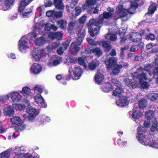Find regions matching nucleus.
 I'll list each match as a JSON object with an SVG mask.
<instances>
[{
	"label": "nucleus",
	"instance_id": "nucleus-2",
	"mask_svg": "<svg viewBox=\"0 0 158 158\" xmlns=\"http://www.w3.org/2000/svg\"><path fill=\"white\" fill-rule=\"evenodd\" d=\"M85 35V28L82 27L79 29L77 34V37L71 45L70 50L72 54L76 55L78 51L80 50V48L79 46L81 45Z\"/></svg>",
	"mask_w": 158,
	"mask_h": 158
},
{
	"label": "nucleus",
	"instance_id": "nucleus-52",
	"mask_svg": "<svg viewBox=\"0 0 158 158\" xmlns=\"http://www.w3.org/2000/svg\"><path fill=\"white\" fill-rule=\"evenodd\" d=\"M112 82L117 87L121 86L120 82L116 79L113 78L112 79Z\"/></svg>",
	"mask_w": 158,
	"mask_h": 158
},
{
	"label": "nucleus",
	"instance_id": "nucleus-23",
	"mask_svg": "<svg viewBox=\"0 0 158 158\" xmlns=\"http://www.w3.org/2000/svg\"><path fill=\"white\" fill-rule=\"evenodd\" d=\"M27 112L30 115H36L38 114L36 109L31 106L27 107L26 109Z\"/></svg>",
	"mask_w": 158,
	"mask_h": 158
},
{
	"label": "nucleus",
	"instance_id": "nucleus-20",
	"mask_svg": "<svg viewBox=\"0 0 158 158\" xmlns=\"http://www.w3.org/2000/svg\"><path fill=\"white\" fill-rule=\"evenodd\" d=\"M155 116V113L152 110H148L145 112V116L147 120H150L152 119Z\"/></svg>",
	"mask_w": 158,
	"mask_h": 158
},
{
	"label": "nucleus",
	"instance_id": "nucleus-12",
	"mask_svg": "<svg viewBox=\"0 0 158 158\" xmlns=\"http://www.w3.org/2000/svg\"><path fill=\"white\" fill-rule=\"evenodd\" d=\"M126 85L130 88L135 89L137 86V84L133 79H130L126 78L124 80Z\"/></svg>",
	"mask_w": 158,
	"mask_h": 158
},
{
	"label": "nucleus",
	"instance_id": "nucleus-29",
	"mask_svg": "<svg viewBox=\"0 0 158 158\" xmlns=\"http://www.w3.org/2000/svg\"><path fill=\"white\" fill-rule=\"evenodd\" d=\"M142 115V114L139 111L135 110L133 111L131 115V118L134 120L139 119L141 117Z\"/></svg>",
	"mask_w": 158,
	"mask_h": 158
},
{
	"label": "nucleus",
	"instance_id": "nucleus-8",
	"mask_svg": "<svg viewBox=\"0 0 158 158\" xmlns=\"http://www.w3.org/2000/svg\"><path fill=\"white\" fill-rule=\"evenodd\" d=\"M35 102L37 104H41L42 107L45 108L47 107V104L44 102L43 97L40 94H37L34 97Z\"/></svg>",
	"mask_w": 158,
	"mask_h": 158
},
{
	"label": "nucleus",
	"instance_id": "nucleus-50",
	"mask_svg": "<svg viewBox=\"0 0 158 158\" xmlns=\"http://www.w3.org/2000/svg\"><path fill=\"white\" fill-rule=\"evenodd\" d=\"M151 68L152 66L150 64H147L144 67V70L145 71H148V74L150 75H151V73L150 72V71Z\"/></svg>",
	"mask_w": 158,
	"mask_h": 158
},
{
	"label": "nucleus",
	"instance_id": "nucleus-43",
	"mask_svg": "<svg viewBox=\"0 0 158 158\" xmlns=\"http://www.w3.org/2000/svg\"><path fill=\"white\" fill-rule=\"evenodd\" d=\"M13 107L15 109L18 110H22L25 108L24 106L20 104H15L13 105Z\"/></svg>",
	"mask_w": 158,
	"mask_h": 158
},
{
	"label": "nucleus",
	"instance_id": "nucleus-17",
	"mask_svg": "<svg viewBox=\"0 0 158 158\" xmlns=\"http://www.w3.org/2000/svg\"><path fill=\"white\" fill-rule=\"evenodd\" d=\"M53 4L55 7L59 10H62L64 8L62 0H54Z\"/></svg>",
	"mask_w": 158,
	"mask_h": 158
},
{
	"label": "nucleus",
	"instance_id": "nucleus-34",
	"mask_svg": "<svg viewBox=\"0 0 158 158\" xmlns=\"http://www.w3.org/2000/svg\"><path fill=\"white\" fill-rule=\"evenodd\" d=\"M138 105L140 108H143L147 106V101L143 98H141L138 102Z\"/></svg>",
	"mask_w": 158,
	"mask_h": 158
},
{
	"label": "nucleus",
	"instance_id": "nucleus-44",
	"mask_svg": "<svg viewBox=\"0 0 158 158\" xmlns=\"http://www.w3.org/2000/svg\"><path fill=\"white\" fill-rule=\"evenodd\" d=\"M42 89L40 85H37L34 88V91L35 93L37 94H41L42 92Z\"/></svg>",
	"mask_w": 158,
	"mask_h": 158
},
{
	"label": "nucleus",
	"instance_id": "nucleus-62",
	"mask_svg": "<svg viewBox=\"0 0 158 158\" xmlns=\"http://www.w3.org/2000/svg\"><path fill=\"white\" fill-rule=\"evenodd\" d=\"M138 47L137 46L133 45L130 48V51L131 52H134L138 50Z\"/></svg>",
	"mask_w": 158,
	"mask_h": 158
},
{
	"label": "nucleus",
	"instance_id": "nucleus-49",
	"mask_svg": "<svg viewBox=\"0 0 158 158\" xmlns=\"http://www.w3.org/2000/svg\"><path fill=\"white\" fill-rule=\"evenodd\" d=\"M26 127V126L23 124H21L19 125L16 127V130L18 131H22Z\"/></svg>",
	"mask_w": 158,
	"mask_h": 158
},
{
	"label": "nucleus",
	"instance_id": "nucleus-55",
	"mask_svg": "<svg viewBox=\"0 0 158 158\" xmlns=\"http://www.w3.org/2000/svg\"><path fill=\"white\" fill-rule=\"evenodd\" d=\"M44 3L46 7H49L52 5V2L50 0H44Z\"/></svg>",
	"mask_w": 158,
	"mask_h": 158
},
{
	"label": "nucleus",
	"instance_id": "nucleus-28",
	"mask_svg": "<svg viewBox=\"0 0 158 158\" xmlns=\"http://www.w3.org/2000/svg\"><path fill=\"white\" fill-rule=\"evenodd\" d=\"M33 0H22L19 4V9L20 10H23L25 6H27Z\"/></svg>",
	"mask_w": 158,
	"mask_h": 158
},
{
	"label": "nucleus",
	"instance_id": "nucleus-48",
	"mask_svg": "<svg viewBox=\"0 0 158 158\" xmlns=\"http://www.w3.org/2000/svg\"><path fill=\"white\" fill-rule=\"evenodd\" d=\"M10 155L7 151H5L0 154V156L1 158H8Z\"/></svg>",
	"mask_w": 158,
	"mask_h": 158
},
{
	"label": "nucleus",
	"instance_id": "nucleus-13",
	"mask_svg": "<svg viewBox=\"0 0 158 158\" xmlns=\"http://www.w3.org/2000/svg\"><path fill=\"white\" fill-rule=\"evenodd\" d=\"M105 63L108 69H111L117 64L116 63V60L113 57H111L109 59L106 60Z\"/></svg>",
	"mask_w": 158,
	"mask_h": 158
},
{
	"label": "nucleus",
	"instance_id": "nucleus-24",
	"mask_svg": "<svg viewBox=\"0 0 158 158\" xmlns=\"http://www.w3.org/2000/svg\"><path fill=\"white\" fill-rule=\"evenodd\" d=\"M31 89L28 87L25 86L23 88L22 90L20 91L23 95L26 97H27L30 96L31 92Z\"/></svg>",
	"mask_w": 158,
	"mask_h": 158
},
{
	"label": "nucleus",
	"instance_id": "nucleus-64",
	"mask_svg": "<svg viewBox=\"0 0 158 158\" xmlns=\"http://www.w3.org/2000/svg\"><path fill=\"white\" fill-rule=\"evenodd\" d=\"M51 24L49 23L46 24L44 28L45 30L46 31H48L51 29Z\"/></svg>",
	"mask_w": 158,
	"mask_h": 158
},
{
	"label": "nucleus",
	"instance_id": "nucleus-37",
	"mask_svg": "<svg viewBox=\"0 0 158 158\" xmlns=\"http://www.w3.org/2000/svg\"><path fill=\"white\" fill-rule=\"evenodd\" d=\"M122 68V66L121 65H118L117 64L113 68H111L113 74L114 75L117 74L119 72V69H121Z\"/></svg>",
	"mask_w": 158,
	"mask_h": 158
},
{
	"label": "nucleus",
	"instance_id": "nucleus-47",
	"mask_svg": "<svg viewBox=\"0 0 158 158\" xmlns=\"http://www.w3.org/2000/svg\"><path fill=\"white\" fill-rule=\"evenodd\" d=\"M77 25L76 22L74 21L70 22L68 25V28L71 30L73 29Z\"/></svg>",
	"mask_w": 158,
	"mask_h": 158
},
{
	"label": "nucleus",
	"instance_id": "nucleus-59",
	"mask_svg": "<svg viewBox=\"0 0 158 158\" xmlns=\"http://www.w3.org/2000/svg\"><path fill=\"white\" fill-rule=\"evenodd\" d=\"M55 12L53 10H50L46 12V15L48 17H52L54 15Z\"/></svg>",
	"mask_w": 158,
	"mask_h": 158
},
{
	"label": "nucleus",
	"instance_id": "nucleus-7",
	"mask_svg": "<svg viewBox=\"0 0 158 158\" xmlns=\"http://www.w3.org/2000/svg\"><path fill=\"white\" fill-rule=\"evenodd\" d=\"M18 48L21 52L24 53L25 52L26 49L29 48V47L26 41L21 39L19 42Z\"/></svg>",
	"mask_w": 158,
	"mask_h": 158
},
{
	"label": "nucleus",
	"instance_id": "nucleus-25",
	"mask_svg": "<svg viewBox=\"0 0 158 158\" xmlns=\"http://www.w3.org/2000/svg\"><path fill=\"white\" fill-rule=\"evenodd\" d=\"M10 121L12 124L18 125L21 124L22 120L19 117L14 116L11 118Z\"/></svg>",
	"mask_w": 158,
	"mask_h": 158
},
{
	"label": "nucleus",
	"instance_id": "nucleus-5",
	"mask_svg": "<svg viewBox=\"0 0 158 158\" xmlns=\"http://www.w3.org/2000/svg\"><path fill=\"white\" fill-rule=\"evenodd\" d=\"M141 130L143 131H146L147 130L145 127H138L137 136L138 138V139L140 143L143 145H146V144H145V142L143 141L146 142V141L149 140V139H148V137L147 136L142 134V132L141 131Z\"/></svg>",
	"mask_w": 158,
	"mask_h": 158
},
{
	"label": "nucleus",
	"instance_id": "nucleus-53",
	"mask_svg": "<svg viewBox=\"0 0 158 158\" xmlns=\"http://www.w3.org/2000/svg\"><path fill=\"white\" fill-rule=\"evenodd\" d=\"M86 40L87 42L89 44L93 45H96V42L93 39L89 38H87L86 39Z\"/></svg>",
	"mask_w": 158,
	"mask_h": 158
},
{
	"label": "nucleus",
	"instance_id": "nucleus-33",
	"mask_svg": "<svg viewBox=\"0 0 158 158\" xmlns=\"http://www.w3.org/2000/svg\"><path fill=\"white\" fill-rule=\"evenodd\" d=\"M105 37L106 39L113 41H115L117 38L116 35L114 34H108L106 35Z\"/></svg>",
	"mask_w": 158,
	"mask_h": 158
},
{
	"label": "nucleus",
	"instance_id": "nucleus-19",
	"mask_svg": "<svg viewBox=\"0 0 158 158\" xmlns=\"http://www.w3.org/2000/svg\"><path fill=\"white\" fill-rule=\"evenodd\" d=\"M104 79V76L100 72H98L95 77V80L96 82L100 83Z\"/></svg>",
	"mask_w": 158,
	"mask_h": 158
},
{
	"label": "nucleus",
	"instance_id": "nucleus-30",
	"mask_svg": "<svg viewBox=\"0 0 158 158\" xmlns=\"http://www.w3.org/2000/svg\"><path fill=\"white\" fill-rule=\"evenodd\" d=\"M14 2L15 0H4V5L6 7V8H2V10H6L10 6L14 5Z\"/></svg>",
	"mask_w": 158,
	"mask_h": 158
},
{
	"label": "nucleus",
	"instance_id": "nucleus-1",
	"mask_svg": "<svg viewBox=\"0 0 158 158\" xmlns=\"http://www.w3.org/2000/svg\"><path fill=\"white\" fill-rule=\"evenodd\" d=\"M112 13L104 12L103 15H100L98 20L92 19L89 21L88 23V31L92 37L98 35L99 31L102 26L104 19H108L111 18Z\"/></svg>",
	"mask_w": 158,
	"mask_h": 158
},
{
	"label": "nucleus",
	"instance_id": "nucleus-35",
	"mask_svg": "<svg viewBox=\"0 0 158 158\" xmlns=\"http://www.w3.org/2000/svg\"><path fill=\"white\" fill-rule=\"evenodd\" d=\"M59 27L62 29H64L66 28L67 21L66 20H61L57 22Z\"/></svg>",
	"mask_w": 158,
	"mask_h": 158
},
{
	"label": "nucleus",
	"instance_id": "nucleus-26",
	"mask_svg": "<svg viewBox=\"0 0 158 158\" xmlns=\"http://www.w3.org/2000/svg\"><path fill=\"white\" fill-rule=\"evenodd\" d=\"M49 42L48 41H46L45 39L43 37H41L37 39L35 41L36 45L39 46H41L45 43Z\"/></svg>",
	"mask_w": 158,
	"mask_h": 158
},
{
	"label": "nucleus",
	"instance_id": "nucleus-54",
	"mask_svg": "<svg viewBox=\"0 0 158 158\" xmlns=\"http://www.w3.org/2000/svg\"><path fill=\"white\" fill-rule=\"evenodd\" d=\"M60 44L59 41L57 40L56 42L52 43V49H55L57 48Z\"/></svg>",
	"mask_w": 158,
	"mask_h": 158
},
{
	"label": "nucleus",
	"instance_id": "nucleus-36",
	"mask_svg": "<svg viewBox=\"0 0 158 158\" xmlns=\"http://www.w3.org/2000/svg\"><path fill=\"white\" fill-rule=\"evenodd\" d=\"M81 12V10L80 7L79 6L76 7L74 10L72 12V14L73 16L76 17L79 15Z\"/></svg>",
	"mask_w": 158,
	"mask_h": 158
},
{
	"label": "nucleus",
	"instance_id": "nucleus-22",
	"mask_svg": "<svg viewBox=\"0 0 158 158\" xmlns=\"http://www.w3.org/2000/svg\"><path fill=\"white\" fill-rule=\"evenodd\" d=\"M123 91L121 86L117 87L113 91V95L115 97H119L122 94Z\"/></svg>",
	"mask_w": 158,
	"mask_h": 158
},
{
	"label": "nucleus",
	"instance_id": "nucleus-42",
	"mask_svg": "<svg viewBox=\"0 0 158 158\" xmlns=\"http://www.w3.org/2000/svg\"><path fill=\"white\" fill-rule=\"evenodd\" d=\"M36 115H30V116L27 115V114H23V116L25 119H26L29 122H31L33 121L34 119L35 116Z\"/></svg>",
	"mask_w": 158,
	"mask_h": 158
},
{
	"label": "nucleus",
	"instance_id": "nucleus-63",
	"mask_svg": "<svg viewBox=\"0 0 158 158\" xmlns=\"http://www.w3.org/2000/svg\"><path fill=\"white\" fill-rule=\"evenodd\" d=\"M150 124V121L149 120H148L145 121L144 123V126L140 127H145L146 128L148 127Z\"/></svg>",
	"mask_w": 158,
	"mask_h": 158
},
{
	"label": "nucleus",
	"instance_id": "nucleus-18",
	"mask_svg": "<svg viewBox=\"0 0 158 158\" xmlns=\"http://www.w3.org/2000/svg\"><path fill=\"white\" fill-rule=\"evenodd\" d=\"M145 142L146 145H149L152 147L158 148V142L156 140L150 141V140H147Z\"/></svg>",
	"mask_w": 158,
	"mask_h": 158
},
{
	"label": "nucleus",
	"instance_id": "nucleus-31",
	"mask_svg": "<svg viewBox=\"0 0 158 158\" xmlns=\"http://www.w3.org/2000/svg\"><path fill=\"white\" fill-rule=\"evenodd\" d=\"M90 52L94 54L98 57L100 56L102 54V51L99 48H96L90 50Z\"/></svg>",
	"mask_w": 158,
	"mask_h": 158
},
{
	"label": "nucleus",
	"instance_id": "nucleus-38",
	"mask_svg": "<svg viewBox=\"0 0 158 158\" xmlns=\"http://www.w3.org/2000/svg\"><path fill=\"white\" fill-rule=\"evenodd\" d=\"M110 42L106 41L102 42L103 47L105 48L106 51L108 52L112 48L111 46L110 45Z\"/></svg>",
	"mask_w": 158,
	"mask_h": 158
},
{
	"label": "nucleus",
	"instance_id": "nucleus-11",
	"mask_svg": "<svg viewBox=\"0 0 158 158\" xmlns=\"http://www.w3.org/2000/svg\"><path fill=\"white\" fill-rule=\"evenodd\" d=\"M11 98L12 101L14 102H18L22 98V96L18 92H14L10 93Z\"/></svg>",
	"mask_w": 158,
	"mask_h": 158
},
{
	"label": "nucleus",
	"instance_id": "nucleus-16",
	"mask_svg": "<svg viewBox=\"0 0 158 158\" xmlns=\"http://www.w3.org/2000/svg\"><path fill=\"white\" fill-rule=\"evenodd\" d=\"M27 6H25L22 10L19 9V10L20 12H22V15L24 18L28 17L30 16V14L31 11L30 9L28 8L26 9Z\"/></svg>",
	"mask_w": 158,
	"mask_h": 158
},
{
	"label": "nucleus",
	"instance_id": "nucleus-56",
	"mask_svg": "<svg viewBox=\"0 0 158 158\" xmlns=\"http://www.w3.org/2000/svg\"><path fill=\"white\" fill-rule=\"evenodd\" d=\"M152 73L154 75H158V67L153 69ZM156 82L158 83V77L156 78Z\"/></svg>",
	"mask_w": 158,
	"mask_h": 158
},
{
	"label": "nucleus",
	"instance_id": "nucleus-39",
	"mask_svg": "<svg viewBox=\"0 0 158 158\" xmlns=\"http://www.w3.org/2000/svg\"><path fill=\"white\" fill-rule=\"evenodd\" d=\"M148 98L152 101H155L158 99V94L155 93H151L148 95Z\"/></svg>",
	"mask_w": 158,
	"mask_h": 158
},
{
	"label": "nucleus",
	"instance_id": "nucleus-6",
	"mask_svg": "<svg viewBox=\"0 0 158 158\" xmlns=\"http://www.w3.org/2000/svg\"><path fill=\"white\" fill-rule=\"evenodd\" d=\"M26 150L24 147L16 148L13 150L15 158H23L24 157Z\"/></svg>",
	"mask_w": 158,
	"mask_h": 158
},
{
	"label": "nucleus",
	"instance_id": "nucleus-40",
	"mask_svg": "<svg viewBox=\"0 0 158 158\" xmlns=\"http://www.w3.org/2000/svg\"><path fill=\"white\" fill-rule=\"evenodd\" d=\"M50 36H52L53 38H56L58 40H60L61 39L62 35L60 32H57L50 34Z\"/></svg>",
	"mask_w": 158,
	"mask_h": 158
},
{
	"label": "nucleus",
	"instance_id": "nucleus-9",
	"mask_svg": "<svg viewBox=\"0 0 158 158\" xmlns=\"http://www.w3.org/2000/svg\"><path fill=\"white\" fill-rule=\"evenodd\" d=\"M129 100L126 96H122L121 97L116 104L119 107H123L126 106L129 103Z\"/></svg>",
	"mask_w": 158,
	"mask_h": 158
},
{
	"label": "nucleus",
	"instance_id": "nucleus-57",
	"mask_svg": "<svg viewBox=\"0 0 158 158\" xmlns=\"http://www.w3.org/2000/svg\"><path fill=\"white\" fill-rule=\"evenodd\" d=\"M87 3L89 6L93 5L96 2V0H87Z\"/></svg>",
	"mask_w": 158,
	"mask_h": 158
},
{
	"label": "nucleus",
	"instance_id": "nucleus-10",
	"mask_svg": "<svg viewBox=\"0 0 158 158\" xmlns=\"http://www.w3.org/2000/svg\"><path fill=\"white\" fill-rule=\"evenodd\" d=\"M30 70L31 73L35 74H38L41 72L42 67L40 65L35 63L31 65L30 68Z\"/></svg>",
	"mask_w": 158,
	"mask_h": 158
},
{
	"label": "nucleus",
	"instance_id": "nucleus-58",
	"mask_svg": "<svg viewBox=\"0 0 158 158\" xmlns=\"http://www.w3.org/2000/svg\"><path fill=\"white\" fill-rule=\"evenodd\" d=\"M55 16L56 18H60L63 16V12L62 11L55 12Z\"/></svg>",
	"mask_w": 158,
	"mask_h": 158
},
{
	"label": "nucleus",
	"instance_id": "nucleus-46",
	"mask_svg": "<svg viewBox=\"0 0 158 158\" xmlns=\"http://www.w3.org/2000/svg\"><path fill=\"white\" fill-rule=\"evenodd\" d=\"M145 39L147 40H153L155 39V36L154 34H149L148 35H145Z\"/></svg>",
	"mask_w": 158,
	"mask_h": 158
},
{
	"label": "nucleus",
	"instance_id": "nucleus-4",
	"mask_svg": "<svg viewBox=\"0 0 158 158\" xmlns=\"http://www.w3.org/2000/svg\"><path fill=\"white\" fill-rule=\"evenodd\" d=\"M49 53V50L47 48L44 50L36 49L33 52L32 55L33 58L37 61Z\"/></svg>",
	"mask_w": 158,
	"mask_h": 158
},
{
	"label": "nucleus",
	"instance_id": "nucleus-14",
	"mask_svg": "<svg viewBox=\"0 0 158 158\" xmlns=\"http://www.w3.org/2000/svg\"><path fill=\"white\" fill-rule=\"evenodd\" d=\"M129 39L132 42H138L141 40L142 38L139 33L133 32L130 35Z\"/></svg>",
	"mask_w": 158,
	"mask_h": 158
},
{
	"label": "nucleus",
	"instance_id": "nucleus-27",
	"mask_svg": "<svg viewBox=\"0 0 158 158\" xmlns=\"http://www.w3.org/2000/svg\"><path fill=\"white\" fill-rule=\"evenodd\" d=\"M157 5L156 3H153L151 4L148 9V14H152L156 10Z\"/></svg>",
	"mask_w": 158,
	"mask_h": 158
},
{
	"label": "nucleus",
	"instance_id": "nucleus-15",
	"mask_svg": "<svg viewBox=\"0 0 158 158\" xmlns=\"http://www.w3.org/2000/svg\"><path fill=\"white\" fill-rule=\"evenodd\" d=\"M3 113L6 116H11L14 113V111L11 106L5 108L3 109Z\"/></svg>",
	"mask_w": 158,
	"mask_h": 158
},
{
	"label": "nucleus",
	"instance_id": "nucleus-45",
	"mask_svg": "<svg viewBox=\"0 0 158 158\" xmlns=\"http://www.w3.org/2000/svg\"><path fill=\"white\" fill-rule=\"evenodd\" d=\"M85 58V57H80L78 59V62L80 64L83 66L85 68H86L87 66L85 61L84 59Z\"/></svg>",
	"mask_w": 158,
	"mask_h": 158
},
{
	"label": "nucleus",
	"instance_id": "nucleus-3",
	"mask_svg": "<svg viewBox=\"0 0 158 158\" xmlns=\"http://www.w3.org/2000/svg\"><path fill=\"white\" fill-rule=\"evenodd\" d=\"M69 72L70 77L74 80H77L81 76L82 70L79 66H73L69 68Z\"/></svg>",
	"mask_w": 158,
	"mask_h": 158
},
{
	"label": "nucleus",
	"instance_id": "nucleus-51",
	"mask_svg": "<svg viewBox=\"0 0 158 158\" xmlns=\"http://www.w3.org/2000/svg\"><path fill=\"white\" fill-rule=\"evenodd\" d=\"M138 78L140 81L146 80L147 79L145 74L144 73H143L139 75Z\"/></svg>",
	"mask_w": 158,
	"mask_h": 158
},
{
	"label": "nucleus",
	"instance_id": "nucleus-60",
	"mask_svg": "<svg viewBox=\"0 0 158 158\" xmlns=\"http://www.w3.org/2000/svg\"><path fill=\"white\" fill-rule=\"evenodd\" d=\"M86 17L85 15H83L79 19V21L81 23H83L85 21Z\"/></svg>",
	"mask_w": 158,
	"mask_h": 158
},
{
	"label": "nucleus",
	"instance_id": "nucleus-41",
	"mask_svg": "<svg viewBox=\"0 0 158 158\" xmlns=\"http://www.w3.org/2000/svg\"><path fill=\"white\" fill-rule=\"evenodd\" d=\"M152 131H157L158 132V127H157V121L155 119L152 122V126L151 128Z\"/></svg>",
	"mask_w": 158,
	"mask_h": 158
},
{
	"label": "nucleus",
	"instance_id": "nucleus-32",
	"mask_svg": "<svg viewBox=\"0 0 158 158\" xmlns=\"http://www.w3.org/2000/svg\"><path fill=\"white\" fill-rule=\"evenodd\" d=\"M112 89L111 85L108 83H106L102 87V90L104 92H108L111 89Z\"/></svg>",
	"mask_w": 158,
	"mask_h": 158
},
{
	"label": "nucleus",
	"instance_id": "nucleus-21",
	"mask_svg": "<svg viewBox=\"0 0 158 158\" xmlns=\"http://www.w3.org/2000/svg\"><path fill=\"white\" fill-rule=\"evenodd\" d=\"M99 65L98 60H93L92 62L89 64V68L90 70H93Z\"/></svg>",
	"mask_w": 158,
	"mask_h": 158
},
{
	"label": "nucleus",
	"instance_id": "nucleus-61",
	"mask_svg": "<svg viewBox=\"0 0 158 158\" xmlns=\"http://www.w3.org/2000/svg\"><path fill=\"white\" fill-rule=\"evenodd\" d=\"M141 86L143 88L147 89L149 87V85L148 82H143L141 84Z\"/></svg>",
	"mask_w": 158,
	"mask_h": 158
}]
</instances>
